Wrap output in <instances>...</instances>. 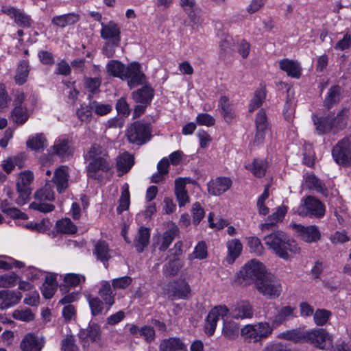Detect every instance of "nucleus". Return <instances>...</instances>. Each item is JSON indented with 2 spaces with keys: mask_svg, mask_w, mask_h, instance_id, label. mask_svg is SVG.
<instances>
[{
  "mask_svg": "<svg viewBox=\"0 0 351 351\" xmlns=\"http://www.w3.org/2000/svg\"><path fill=\"white\" fill-rule=\"evenodd\" d=\"M266 245L279 258L284 260L291 259L292 254H299L300 247L290 239L282 231H276L266 236L264 239Z\"/></svg>",
  "mask_w": 351,
  "mask_h": 351,
  "instance_id": "obj_1",
  "label": "nucleus"
},
{
  "mask_svg": "<svg viewBox=\"0 0 351 351\" xmlns=\"http://www.w3.org/2000/svg\"><path fill=\"white\" fill-rule=\"evenodd\" d=\"M255 286L260 294L269 300L278 298L282 290L279 279L270 273L262 276L256 281Z\"/></svg>",
  "mask_w": 351,
  "mask_h": 351,
  "instance_id": "obj_2",
  "label": "nucleus"
},
{
  "mask_svg": "<svg viewBox=\"0 0 351 351\" xmlns=\"http://www.w3.org/2000/svg\"><path fill=\"white\" fill-rule=\"evenodd\" d=\"M267 273L265 267L261 263L252 260L240 269L237 278L239 283L247 285L253 282L256 283Z\"/></svg>",
  "mask_w": 351,
  "mask_h": 351,
  "instance_id": "obj_3",
  "label": "nucleus"
},
{
  "mask_svg": "<svg viewBox=\"0 0 351 351\" xmlns=\"http://www.w3.org/2000/svg\"><path fill=\"white\" fill-rule=\"evenodd\" d=\"M126 136L130 143L143 145L151 138V125L143 121H135L128 128Z\"/></svg>",
  "mask_w": 351,
  "mask_h": 351,
  "instance_id": "obj_4",
  "label": "nucleus"
},
{
  "mask_svg": "<svg viewBox=\"0 0 351 351\" xmlns=\"http://www.w3.org/2000/svg\"><path fill=\"white\" fill-rule=\"evenodd\" d=\"M275 327L267 322H261L255 324H248L241 330L242 336L245 338L253 339L256 341L267 338L271 335Z\"/></svg>",
  "mask_w": 351,
  "mask_h": 351,
  "instance_id": "obj_5",
  "label": "nucleus"
},
{
  "mask_svg": "<svg viewBox=\"0 0 351 351\" xmlns=\"http://www.w3.org/2000/svg\"><path fill=\"white\" fill-rule=\"evenodd\" d=\"M33 180L34 174L32 171H25L19 174L16 182L18 197L15 199L18 205L22 206L28 202L32 193L30 185Z\"/></svg>",
  "mask_w": 351,
  "mask_h": 351,
  "instance_id": "obj_6",
  "label": "nucleus"
},
{
  "mask_svg": "<svg viewBox=\"0 0 351 351\" xmlns=\"http://www.w3.org/2000/svg\"><path fill=\"white\" fill-rule=\"evenodd\" d=\"M296 212L301 216L322 217L325 214L324 205L317 199L308 196L304 199L303 203L298 207Z\"/></svg>",
  "mask_w": 351,
  "mask_h": 351,
  "instance_id": "obj_7",
  "label": "nucleus"
},
{
  "mask_svg": "<svg viewBox=\"0 0 351 351\" xmlns=\"http://www.w3.org/2000/svg\"><path fill=\"white\" fill-rule=\"evenodd\" d=\"M14 105V108L12 112L13 121L16 123L23 124L29 117V110H30L23 92L16 91Z\"/></svg>",
  "mask_w": 351,
  "mask_h": 351,
  "instance_id": "obj_8",
  "label": "nucleus"
},
{
  "mask_svg": "<svg viewBox=\"0 0 351 351\" xmlns=\"http://www.w3.org/2000/svg\"><path fill=\"white\" fill-rule=\"evenodd\" d=\"M271 306L276 311L275 315L271 317V312L269 310L265 311V316L271 320L273 326L275 328L283 324L285 322L293 317L294 308L291 306H284L278 308V305L275 302L269 303L267 308Z\"/></svg>",
  "mask_w": 351,
  "mask_h": 351,
  "instance_id": "obj_9",
  "label": "nucleus"
},
{
  "mask_svg": "<svg viewBox=\"0 0 351 351\" xmlns=\"http://www.w3.org/2000/svg\"><path fill=\"white\" fill-rule=\"evenodd\" d=\"M332 155L335 162L339 165L351 163V140L344 138L333 147Z\"/></svg>",
  "mask_w": 351,
  "mask_h": 351,
  "instance_id": "obj_10",
  "label": "nucleus"
},
{
  "mask_svg": "<svg viewBox=\"0 0 351 351\" xmlns=\"http://www.w3.org/2000/svg\"><path fill=\"white\" fill-rule=\"evenodd\" d=\"M304 339L319 349H326L331 345L329 334L323 328H318L304 334Z\"/></svg>",
  "mask_w": 351,
  "mask_h": 351,
  "instance_id": "obj_11",
  "label": "nucleus"
},
{
  "mask_svg": "<svg viewBox=\"0 0 351 351\" xmlns=\"http://www.w3.org/2000/svg\"><path fill=\"white\" fill-rule=\"evenodd\" d=\"M128 80V84L130 88L145 83L146 77L141 71V64L132 62L125 67L122 80Z\"/></svg>",
  "mask_w": 351,
  "mask_h": 351,
  "instance_id": "obj_12",
  "label": "nucleus"
},
{
  "mask_svg": "<svg viewBox=\"0 0 351 351\" xmlns=\"http://www.w3.org/2000/svg\"><path fill=\"white\" fill-rule=\"evenodd\" d=\"M111 168L108 158H98L90 160L86 167L88 178L101 180L103 178V173L108 172Z\"/></svg>",
  "mask_w": 351,
  "mask_h": 351,
  "instance_id": "obj_13",
  "label": "nucleus"
},
{
  "mask_svg": "<svg viewBox=\"0 0 351 351\" xmlns=\"http://www.w3.org/2000/svg\"><path fill=\"white\" fill-rule=\"evenodd\" d=\"M229 312L228 308L225 305H219L213 308L209 312L206 324L204 325L205 332L208 335L214 334L218 320L223 319Z\"/></svg>",
  "mask_w": 351,
  "mask_h": 351,
  "instance_id": "obj_14",
  "label": "nucleus"
},
{
  "mask_svg": "<svg viewBox=\"0 0 351 351\" xmlns=\"http://www.w3.org/2000/svg\"><path fill=\"white\" fill-rule=\"evenodd\" d=\"M101 38L106 41H121V27L113 21L107 23L101 22Z\"/></svg>",
  "mask_w": 351,
  "mask_h": 351,
  "instance_id": "obj_15",
  "label": "nucleus"
},
{
  "mask_svg": "<svg viewBox=\"0 0 351 351\" xmlns=\"http://www.w3.org/2000/svg\"><path fill=\"white\" fill-rule=\"evenodd\" d=\"M294 228L298 237L307 243L316 242L320 239V232L315 226L295 224Z\"/></svg>",
  "mask_w": 351,
  "mask_h": 351,
  "instance_id": "obj_16",
  "label": "nucleus"
},
{
  "mask_svg": "<svg viewBox=\"0 0 351 351\" xmlns=\"http://www.w3.org/2000/svg\"><path fill=\"white\" fill-rule=\"evenodd\" d=\"M232 184V182L230 178L219 177L208 183V191L213 195H220L227 191Z\"/></svg>",
  "mask_w": 351,
  "mask_h": 351,
  "instance_id": "obj_17",
  "label": "nucleus"
},
{
  "mask_svg": "<svg viewBox=\"0 0 351 351\" xmlns=\"http://www.w3.org/2000/svg\"><path fill=\"white\" fill-rule=\"evenodd\" d=\"M45 339L33 333H28L22 339L20 348L22 351H41L45 345Z\"/></svg>",
  "mask_w": 351,
  "mask_h": 351,
  "instance_id": "obj_18",
  "label": "nucleus"
},
{
  "mask_svg": "<svg viewBox=\"0 0 351 351\" xmlns=\"http://www.w3.org/2000/svg\"><path fill=\"white\" fill-rule=\"evenodd\" d=\"M178 231V228L175 224H171L162 234L154 237V239L156 238V244L159 246L158 248L160 251H165L168 248Z\"/></svg>",
  "mask_w": 351,
  "mask_h": 351,
  "instance_id": "obj_19",
  "label": "nucleus"
},
{
  "mask_svg": "<svg viewBox=\"0 0 351 351\" xmlns=\"http://www.w3.org/2000/svg\"><path fill=\"white\" fill-rule=\"evenodd\" d=\"M80 14L69 12L53 16L51 19V24L56 27L63 29L66 26L76 24L80 21Z\"/></svg>",
  "mask_w": 351,
  "mask_h": 351,
  "instance_id": "obj_20",
  "label": "nucleus"
},
{
  "mask_svg": "<svg viewBox=\"0 0 351 351\" xmlns=\"http://www.w3.org/2000/svg\"><path fill=\"white\" fill-rule=\"evenodd\" d=\"M22 295L19 291L10 290L0 291L1 309H6L17 304L21 300Z\"/></svg>",
  "mask_w": 351,
  "mask_h": 351,
  "instance_id": "obj_21",
  "label": "nucleus"
},
{
  "mask_svg": "<svg viewBox=\"0 0 351 351\" xmlns=\"http://www.w3.org/2000/svg\"><path fill=\"white\" fill-rule=\"evenodd\" d=\"M279 67L288 76L298 79L302 75V68L298 61L285 58L279 61Z\"/></svg>",
  "mask_w": 351,
  "mask_h": 351,
  "instance_id": "obj_22",
  "label": "nucleus"
},
{
  "mask_svg": "<svg viewBox=\"0 0 351 351\" xmlns=\"http://www.w3.org/2000/svg\"><path fill=\"white\" fill-rule=\"evenodd\" d=\"M232 317L235 319H250L253 317V309L247 301L238 302L231 311Z\"/></svg>",
  "mask_w": 351,
  "mask_h": 351,
  "instance_id": "obj_23",
  "label": "nucleus"
},
{
  "mask_svg": "<svg viewBox=\"0 0 351 351\" xmlns=\"http://www.w3.org/2000/svg\"><path fill=\"white\" fill-rule=\"evenodd\" d=\"M191 293V287L185 280H181L169 291V298L171 300L187 299Z\"/></svg>",
  "mask_w": 351,
  "mask_h": 351,
  "instance_id": "obj_24",
  "label": "nucleus"
},
{
  "mask_svg": "<svg viewBox=\"0 0 351 351\" xmlns=\"http://www.w3.org/2000/svg\"><path fill=\"white\" fill-rule=\"evenodd\" d=\"M186 179L179 178L175 180V194L179 206H184L189 201V197L186 190Z\"/></svg>",
  "mask_w": 351,
  "mask_h": 351,
  "instance_id": "obj_25",
  "label": "nucleus"
},
{
  "mask_svg": "<svg viewBox=\"0 0 351 351\" xmlns=\"http://www.w3.org/2000/svg\"><path fill=\"white\" fill-rule=\"evenodd\" d=\"M154 97V89L150 86L145 85L141 88L132 93V98L136 103L147 105Z\"/></svg>",
  "mask_w": 351,
  "mask_h": 351,
  "instance_id": "obj_26",
  "label": "nucleus"
},
{
  "mask_svg": "<svg viewBox=\"0 0 351 351\" xmlns=\"http://www.w3.org/2000/svg\"><path fill=\"white\" fill-rule=\"evenodd\" d=\"M332 118L330 116L317 117L313 116V121L315 126L316 131L319 134H324L330 132L335 125H333Z\"/></svg>",
  "mask_w": 351,
  "mask_h": 351,
  "instance_id": "obj_27",
  "label": "nucleus"
},
{
  "mask_svg": "<svg viewBox=\"0 0 351 351\" xmlns=\"http://www.w3.org/2000/svg\"><path fill=\"white\" fill-rule=\"evenodd\" d=\"M57 276L58 274H53L46 277L41 287V292L45 298L50 299L54 295L58 287Z\"/></svg>",
  "mask_w": 351,
  "mask_h": 351,
  "instance_id": "obj_28",
  "label": "nucleus"
},
{
  "mask_svg": "<svg viewBox=\"0 0 351 351\" xmlns=\"http://www.w3.org/2000/svg\"><path fill=\"white\" fill-rule=\"evenodd\" d=\"M54 152L62 158L71 156L73 153V149L70 145V142L66 138H58L55 141L53 146Z\"/></svg>",
  "mask_w": 351,
  "mask_h": 351,
  "instance_id": "obj_29",
  "label": "nucleus"
},
{
  "mask_svg": "<svg viewBox=\"0 0 351 351\" xmlns=\"http://www.w3.org/2000/svg\"><path fill=\"white\" fill-rule=\"evenodd\" d=\"M150 230L145 227H141L134 241V246L138 252H142L149 242Z\"/></svg>",
  "mask_w": 351,
  "mask_h": 351,
  "instance_id": "obj_30",
  "label": "nucleus"
},
{
  "mask_svg": "<svg viewBox=\"0 0 351 351\" xmlns=\"http://www.w3.org/2000/svg\"><path fill=\"white\" fill-rule=\"evenodd\" d=\"M133 165L134 158L128 152L119 155L117 158V168L118 171L120 172L119 176L128 172Z\"/></svg>",
  "mask_w": 351,
  "mask_h": 351,
  "instance_id": "obj_31",
  "label": "nucleus"
},
{
  "mask_svg": "<svg viewBox=\"0 0 351 351\" xmlns=\"http://www.w3.org/2000/svg\"><path fill=\"white\" fill-rule=\"evenodd\" d=\"M228 256L227 261L232 263L241 253L243 245L241 241L237 239H231L227 242Z\"/></svg>",
  "mask_w": 351,
  "mask_h": 351,
  "instance_id": "obj_32",
  "label": "nucleus"
},
{
  "mask_svg": "<svg viewBox=\"0 0 351 351\" xmlns=\"http://www.w3.org/2000/svg\"><path fill=\"white\" fill-rule=\"evenodd\" d=\"M185 343L179 337H169L160 341L159 351H178Z\"/></svg>",
  "mask_w": 351,
  "mask_h": 351,
  "instance_id": "obj_33",
  "label": "nucleus"
},
{
  "mask_svg": "<svg viewBox=\"0 0 351 351\" xmlns=\"http://www.w3.org/2000/svg\"><path fill=\"white\" fill-rule=\"evenodd\" d=\"M53 182L57 190L61 193L68 186V174L66 168L64 166L58 168L54 173Z\"/></svg>",
  "mask_w": 351,
  "mask_h": 351,
  "instance_id": "obj_34",
  "label": "nucleus"
},
{
  "mask_svg": "<svg viewBox=\"0 0 351 351\" xmlns=\"http://www.w3.org/2000/svg\"><path fill=\"white\" fill-rule=\"evenodd\" d=\"M85 160L90 161L98 158H108V153L101 145L93 144L89 150L84 154Z\"/></svg>",
  "mask_w": 351,
  "mask_h": 351,
  "instance_id": "obj_35",
  "label": "nucleus"
},
{
  "mask_svg": "<svg viewBox=\"0 0 351 351\" xmlns=\"http://www.w3.org/2000/svg\"><path fill=\"white\" fill-rule=\"evenodd\" d=\"M106 70L109 75L122 80L124 76L125 66L120 61L112 60L108 62Z\"/></svg>",
  "mask_w": 351,
  "mask_h": 351,
  "instance_id": "obj_36",
  "label": "nucleus"
},
{
  "mask_svg": "<svg viewBox=\"0 0 351 351\" xmlns=\"http://www.w3.org/2000/svg\"><path fill=\"white\" fill-rule=\"evenodd\" d=\"M222 334L229 339H235L239 334V324L232 320H223Z\"/></svg>",
  "mask_w": 351,
  "mask_h": 351,
  "instance_id": "obj_37",
  "label": "nucleus"
},
{
  "mask_svg": "<svg viewBox=\"0 0 351 351\" xmlns=\"http://www.w3.org/2000/svg\"><path fill=\"white\" fill-rule=\"evenodd\" d=\"M99 295L104 302L108 306H112L114 303V295L111 289L110 285L107 281L101 282V287L99 289Z\"/></svg>",
  "mask_w": 351,
  "mask_h": 351,
  "instance_id": "obj_38",
  "label": "nucleus"
},
{
  "mask_svg": "<svg viewBox=\"0 0 351 351\" xmlns=\"http://www.w3.org/2000/svg\"><path fill=\"white\" fill-rule=\"evenodd\" d=\"M119 204L117 208L118 214H121L123 211L129 208L130 204V195L129 192V186L125 183L121 187V195L119 198Z\"/></svg>",
  "mask_w": 351,
  "mask_h": 351,
  "instance_id": "obj_39",
  "label": "nucleus"
},
{
  "mask_svg": "<svg viewBox=\"0 0 351 351\" xmlns=\"http://www.w3.org/2000/svg\"><path fill=\"white\" fill-rule=\"evenodd\" d=\"M183 264L178 258L169 261L162 268V273L166 277H171L178 274Z\"/></svg>",
  "mask_w": 351,
  "mask_h": 351,
  "instance_id": "obj_40",
  "label": "nucleus"
},
{
  "mask_svg": "<svg viewBox=\"0 0 351 351\" xmlns=\"http://www.w3.org/2000/svg\"><path fill=\"white\" fill-rule=\"evenodd\" d=\"M267 167V162L265 160L256 158L252 165L246 166V169L250 170L254 176L262 178L265 174Z\"/></svg>",
  "mask_w": 351,
  "mask_h": 351,
  "instance_id": "obj_41",
  "label": "nucleus"
},
{
  "mask_svg": "<svg viewBox=\"0 0 351 351\" xmlns=\"http://www.w3.org/2000/svg\"><path fill=\"white\" fill-rule=\"evenodd\" d=\"M341 88L339 86H332L324 99V106L328 108H331L335 104L340 100Z\"/></svg>",
  "mask_w": 351,
  "mask_h": 351,
  "instance_id": "obj_42",
  "label": "nucleus"
},
{
  "mask_svg": "<svg viewBox=\"0 0 351 351\" xmlns=\"http://www.w3.org/2000/svg\"><path fill=\"white\" fill-rule=\"evenodd\" d=\"M29 72V64L26 61H22L17 67L14 77L15 82L19 85H23L27 81Z\"/></svg>",
  "mask_w": 351,
  "mask_h": 351,
  "instance_id": "obj_43",
  "label": "nucleus"
},
{
  "mask_svg": "<svg viewBox=\"0 0 351 351\" xmlns=\"http://www.w3.org/2000/svg\"><path fill=\"white\" fill-rule=\"evenodd\" d=\"M306 184L309 189H315L324 196H327L328 191L324 184L314 175L311 174L306 177Z\"/></svg>",
  "mask_w": 351,
  "mask_h": 351,
  "instance_id": "obj_44",
  "label": "nucleus"
},
{
  "mask_svg": "<svg viewBox=\"0 0 351 351\" xmlns=\"http://www.w3.org/2000/svg\"><path fill=\"white\" fill-rule=\"evenodd\" d=\"M94 254L97 259L102 262L108 261L110 258L108 245L104 241H99L96 243Z\"/></svg>",
  "mask_w": 351,
  "mask_h": 351,
  "instance_id": "obj_45",
  "label": "nucleus"
},
{
  "mask_svg": "<svg viewBox=\"0 0 351 351\" xmlns=\"http://www.w3.org/2000/svg\"><path fill=\"white\" fill-rule=\"evenodd\" d=\"M36 201H51L54 199V192L51 186L47 184L44 187L38 190L34 194Z\"/></svg>",
  "mask_w": 351,
  "mask_h": 351,
  "instance_id": "obj_46",
  "label": "nucleus"
},
{
  "mask_svg": "<svg viewBox=\"0 0 351 351\" xmlns=\"http://www.w3.org/2000/svg\"><path fill=\"white\" fill-rule=\"evenodd\" d=\"M58 232L64 234H73L77 230L75 225L68 218L59 220L56 223Z\"/></svg>",
  "mask_w": 351,
  "mask_h": 351,
  "instance_id": "obj_47",
  "label": "nucleus"
},
{
  "mask_svg": "<svg viewBox=\"0 0 351 351\" xmlns=\"http://www.w3.org/2000/svg\"><path fill=\"white\" fill-rule=\"evenodd\" d=\"M19 280V277L14 273L5 274L0 276V287L11 288Z\"/></svg>",
  "mask_w": 351,
  "mask_h": 351,
  "instance_id": "obj_48",
  "label": "nucleus"
},
{
  "mask_svg": "<svg viewBox=\"0 0 351 351\" xmlns=\"http://www.w3.org/2000/svg\"><path fill=\"white\" fill-rule=\"evenodd\" d=\"M287 212V208L285 206L278 207L275 213H274L272 215L268 217L269 222L265 223L263 226L267 227L268 228L269 226L277 222L281 221L283 219Z\"/></svg>",
  "mask_w": 351,
  "mask_h": 351,
  "instance_id": "obj_49",
  "label": "nucleus"
},
{
  "mask_svg": "<svg viewBox=\"0 0 351 351\" xmlns=\"http://www.w3.org/2000/svg\"><path fill=\"white\" fill-rule=\"evenodd\" d=\"M87 301L91 311V314L93 316H96L101 313L104 309V305L102 302L98 298L89 295L87 296Z\"/></svg>",
  "mask_w": 351,
  "mask_h": 351,
  "instance_id": "obj_50",
  "label": "nucleus"
},
{
  "mask_svg": "<svg viewBox=\"0 0 351 351\" xmlns=\"http://www.w3.org/2000/svg\"><path fill=\"white\" fill-rule=\"evenodd\" d=\"M85 279V276L83 275L70 273L64 276V282L67 287H75L81 282H84Z\"/></svg>",
  "mask_w": 351,
  "mask_h": 351,
  "instance_id": "obj_51",
  "label": "nucleus"
},
{
  "mask_svg": "<svg viewBox=\"0 0 351 351\" xmlns=\"http://www.w3.org/2000/svg\"><path fill=\"white\" fill-rule=\"evenodd\" d=\"M45 138L43 134H36L27 141V146L34 150H39L45 147Z\"/></svg>",
  "mask_w": 351,
  "mask_h": 351,
  "instance_id": "obj_52",
  "label": "nucleus"
},
{
  "mask_svg": "<svg viewBox=\"0 0 351 351\" xmlns=\"http://www.w3.org/2000/svg\"><path fill=\"white\" fill-rule=\"evenodd\" d=\"M331 316V312L326 309H317L313 314L315 323L317 326H324Z\"/></svg>",
  "mask_w": 351,
  "mask_h": 351,
  "instance_id": "obj_53",
  "label": "nucleus"
},
{
  "mask_svg": "<svg viewBox=\"0 0 351 351\" xmlns=\"http://www.w3.org/2000/svg\"><path fill=\"white\" fill-rule=\"evenodd\" d=\"M50 222L48 219H43L38 222H29L25 227L32 231L45 232L49 229Z\"/></svg>",
  "mask_w": 351,
  "mask_h": 351,
  "instance_id": "obj_54",
  "label": "nucleus"
},
{
  "mask_svg": "<svg viewBox=\"0 0 351 351\" xmlns=\"http://www.w3.org/2000/svg\"><path fill=\"white\" fill-rule=\"evenodd\" d=\"M265 99V91L263 89L257 90L255 92L254 95L251 100L250 107H249V110L250 112H253L254 110L257 109L258 107H260L261 106V104H263Z\"/></svg>",
  "mask_w": 351,
  "mask_h": 351,
  "instance_id": "obj_55",
  "label": "nucleus"
},
{
  "mask_svg": "<svg viewBox=\"0 0 351 351\" xmlns=\"http://www.w3.org/2000/svg\"><path fill=\"white\" fill-rule=\"evenodd\" d=\"M93 111V108H92V104L90 102L89 105L81 106L77 111V114L81 121L88 123L91 120Z\"/></svg>",
  "mask_w": 351,
  "mask_h": 351,
  "instance_id": "obj_56",
  "label": "nucleus"
},
{
  "mask_svg": "<svg viewBox=\"0 0 351 351\" xmlns=\"http://www.w3.org/2000/svg\"><path fill=\"white\" fill-rule=\"evenodd\" d=\"M84 332L86 337L93 342L98 341L100 339L101 330L99 326L97 324L89 325Z\"/></svg>",
  "mask_w": 351,
  "mask_h": 351,
  "instance_id": "obj_57",
  "label": "nucleus"
},
{
  "mask_svg": "<svg viewBox=\"0 0 351 351\" xmlns=\"http://www.w3.org/2000/svg\"><path fill=\"white\" fill-rule=\"evenodd\" d=\"M12 316L15 319L23 322H29L34 319V315L29 308L23 310H15L13 312Z\"/></svg>",
  "mask_w": 351,
  "mask_h": 351,
  "instance_id": "obj_58",
  "label": "nucleus"
},
{
  "mask_svg": "<svg viewBox=\"0 0 351 351\" xmlns=\"http://www.w3.org/2000/svg\"><path fill=\"white\" fill-rule=\"evenodd\" d=\"M278 337L286 340H292L295 342L300 341L304 339V335H302L299 330L294 329L287 330L278 335Z\"/></svg>",
  "mask_w": 351,
  "mask_h": 351,
  "instance_id": "obj_59",
  "label": "nucleus"
},
{
  "mask_svg": "<svg viewBox=\"0 0 351 351\" xmlns=\"http://www.w3.org/2000/svg\"><path fill=\"white\" fill-rule=\"evenodd\" d=\"M348 110H343L336 117L332 118V123L335 125L333 129L341 130L344 128L347 124Z\"/></svg>",
  "mask_w": 351,
  "mask_h": 351,
  "instance_id": "obj_60",
  "label": "nucleus"
},
{
  "mask_svg": "<svg viewBox=\"0 0 351 351\" xmlns=\"http://www.w3.org/2000/svg\"><path fill=\"white\" fill-rule=\"evenodd\" d=\"M132 282L131 277L125 276L121 278H114L112 281V285L114 289H125L128 287Z\"/></svg>",
  "mask_w": 351,
  "mask_h": 351,
  "instance_id": "obj_61",
  "label": "nucleus"
},
{
  "mask_svg": "<svg viewBox=\"0 0 351 351\" xmlns=\"http://www.w3.org/2000/svg\"><path fill=\"white\" fill-rule=\"evenodd\" d=\"M21 9L14 7L11 5H3L1 7V13L7 15L10 19L14 20L15 22Z\"/></svg>",
  "mask_w": 351,
  "mask_h": 351,
  "instance_id": "obj_62",
  "label": "nucleus"
},
{
  "mask_svg": "<svg viewBox=\"0 0 351 351\" xmlns=\"http://www.w3.org/2000/svg\"><path fill=\"white\" fill-rule=\"evenodd\" d=\"M208 220L209 222V226L211 228L221 230L228 225V222L226 220L223 219L219 217H217L214 219V215L211 213L208 215Z\"/></svg>",
  "mask_w": 351,
  "mask_h": 351,
  "instance_id": "obj_63",
  "label": "nucleus"
},
{
  "mask_svg": "<svg viewBox=\"0 0 351 351\" xmlns=\"http://www.w3.org/2000/svg\"><path fill=\"white\" fill-rule=\"evenodd\" d=\"M54 206L51 204L45 203L40 201H35L30 204L29 208L38 210L42 213H48L53 210Z\"/></svg>",
  "mask_w": 351,
  "mask_h": 351,
  "instance_id": "obj_64",
  "label": "nucleus"
}]
</instances>
